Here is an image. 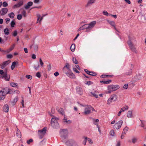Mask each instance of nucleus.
<instances>
[{"label": "nucleus", "instance_id": "obj_10", "mask_svg": "<svg viewBox=\"0 0 146 146\" xmlns=\"http://www.w3.org/2000/svg\"><path fill=\"white\" fill-rule=\"evenodd\" d=\"M63 72L65 74L67 73L68 72L71 71L70 69V65L68 63H66L65 66H64L62 69Z\"/></svg>", "mask_w": 146, "mask_h": 146}, {"label": "nucleus", "instance_id": "obj_62", "mask_svg": "<svg viewBox=\"0 0 146 146\" xmlns=\"http://www.w3.org/2000/svg\"><path fill=\"white\" fill-rule=\"evenodd\" d=\"M27 4L30 7L32 6L33 5V3L32 2H29Z\"/></svg>", "mask_w": 146, "mask_h": 146}, {"label": "nucleus", "instance_id": "obj_4", "mask_svg": "<svg viewBox=\"0 0 146 146\" xmlns=\"http://www.w3.org/2000/svg\"><path fill=\"white\" fill-rule=\"evenodd\" d=\"M117 96L115 94H112L107 101V104L110 105L113 102L116 101L117 100Z\"/></svg>", "mask_w": 146, "mask_h": 146}, {"label": "nucleus", "instance_id": "obj_61", "mask_svg": "<svg viewBox=\"0 0 146 146\" xmlns=\"http://www.w3.org/2000/svg\"><path fill=\"white\" fill-rule=\"evenodd\" d=\"M10 19L9 18H6L5 19V22L6 23H8L10 21Z\"/></svg>", "mask_w": 146, "mask_h": 146}, {"label": "nucleus", "instance_id": "obj_45", "mask_svg": "<svg viewBox=\"0 0 146 146\" xmlns=\"http://www.w3.org/2000/svg\"><path fill=\"white\" fill-rule=\"evenodd\" d=\"M87 140L88 142L90 144H92L93 143V142L92 140L90 138H88Z\"/></svg>", "mask_w": 146, "mask_h": 146}, {"label": "nucleus", "instance_id": "obj_15", "mask_svg": "<svg viewBox=\"0 0 146 146\" xmlns=\"http://www.w3.org/2000/svg\"><path fill=\"white\" fill-rule=\"evenodd\" d=\"M128 44L132 51L135 53H137V51L132 44L131 42H129L128 43Z\"/></svg>", "mask_w": 146, "mask_h": 146}, {"label": "nucleus", "instance_id": "obj_5", "mask_svg": "<svg viewBox=\"0 0 146 146\" xmlns=\"http://www.w3.org/2000/svg\"><path fill=\"white\" fill-rule=\"evenodd\" d=\"M9 89L6 88L3 89L0 91V100L4 99L6 95L8 93Z\"/></svg>", "mask_w": 146, "mask_h": 146}, {"label": "nucleus", "instance_id": "obj_16", "mask_svg": "<svg viewBox=\"0 0 146 146\" xmlns=\"http://www.w3.org/2000/svg\"><path fill=\"white\" fill-rule=\"evenodd\" d=\"M23 4V2L22 1H19L18 3L14 5L13 6L14 9L18 8L21 6Z\"/></svg>", "mask_w": 146, "mask_h": 146}, {"label": "nucleus", "instance_id": "obj_36", "mask_svg": "<svg viewBox=\"0 0 146 146\" xmlns=\"http://www.w3.org/2000/svg\"><path fill=\"white\" fill-rule=\"evenodd\" d=\"M4 33L6 35H7L9 33V31L7 28H6L4 30Z\"/></svg>", "mask_w": 146, "mask_h": 146}, {"label": "nucleus", "instance_id": "obj_32", "mask_svg": "<svg viewBox=\"0 0 146 146\" xmlns=\"http://www.w3.org/2000/svg\"><path fill=\"white\" fill-rule=\"evenodd\" d=\"M91 94H92V96L96 98H98V95L96 93V92H91Z\"/></svg>", "mask_w": 146, "mask_h": 146}, {"label": "nucleus", "instance_id": "obj_26", "mask_svg": "<svg viewBox=\"0 0 146 146\" xmlns=\"http://www.w3.org/2000/svg\"><path fill=\"white\" fill-rule=\"evenodd\" d=\"M18 100V98L17 97H15L11 101V102L12 104L14 105L17 102Z\"/></svg>", "mask_w": 146, "mask_h": 146}, {"label": "nucleus", "instance_id": "obj_35", "mask_svg": "<svg viewBox=\"0 0 146 146\" xmlns=\"http://www.w3.org/2000/svg\"><path fill=\"white\" fill-rule=\"evenodd\" d=\"M96 0H88L87 5L92 4L95 3Z\"/></svg>", "mask_w": 146, "mask_h": 146}, {"label": "nucleus", "instance_id": "obj_20", "mask_svg": "<svg viewBox=\"0 0 146 146\" xmlns=\"http://www.w3.org/2000/svg\"><path fill=\"white\" fill-rule=\"evenodd\" d=\"M106 21L112 27H113L115 29H116L115 25V22L114 21H110L108 19H106Z\"/></svg>", "mask_w": 146, "mask_h": 146}, {"label": "nucleus", "instance_id": "obj_57", "mask_svg": "<svg viewBox=\"0 0 146 146\" xmlns=\"http://www.w3.org/2000/svg\"><path fill=\"white\" fill-rule=\"evenodd\" d=\"M33 141V140L32 139H30L29 140H28L27 141V143L29 144H30Z\"/></svg>", "mask_w": 146, "mask_h": 146}, {"label": "nucleus", "instance_id": "obj_39", "mask_svg": "<svg viewBox=\"0 0 146 146\" xmlns=\"http://www.w3.org/2000/svg\"><path fill=\"white\" fill-rule=\"evenodd\" d=\"M110 133L111 136H114L115 134L114 130L113 129L111 130L110 131Z\"/></svg>", "mask_w": 146, "mask_h": 146}, {"label": "nucleus", "instance_id": "obj_14", "mask_svg": "<svg viewBox=\"0 0 146 146\" xmlns=\"http://www.w3.org/2000/svg\"><path fill=\"white\" fill-rule=\"evenodd\" d=\"M10 63V61L9 60L7 61L3 62L0 65L1 68L2 69H3L6 66L8 65Z\"/></svg>", "mask_w": 146, "mask_h": 146}, {"label": "nucleus", "instance_id": "obj_56", "mask_svg": "<svg viewBox=\"0 0 146 146\" xmlns=\"http://www.w3.org/2000/svg\"><path fill=\"white\" fill-rule=\"evenodd\" d=\"M15 25V23L14 21H12L11 23V25L12 27H14Z\"/></svg>", "mask_w": 146, "mask_h": 146}, {"label": "nucleus", "instance_id": "obj_13", "mask_svg": "<svg viewBox=\"0 0 146 146\" xmlns=\"http://www.w3.org/2000/svg\"><path fill=\"white\" fill-rule=\"evenodd\" d=\"M65 74L70 78L74 79L76 78L75 75L72 72L71 70L69 72H68L66 73V74Z\"/></svg>", "mask_w": 146, "mask_h": 146}, {"label": "nucleus", "instance_id": "obj_3", "mask_svg": "<svg viewBox=\"0 0 146 146\" xmlns=\"http://www.w3.org/2000/svg\"><path fill=\"white\" fill-rule=\"evenodd\" d=\"M58 118L55 117H53L51 119L50 124L52 127L55 129L59 127V124L58 122Z\"/></svg>", "mask_w": 146, "mask_h": 146}, {"label": "nucleus", "instance_id": "obj_7", "mask_svg": "<svg viewBox=\"0 0 146 146\" xmlns=\"http://www.w3.org/2000/svg\"><path fill=\"white\" fill-rule=\"evenodd\" d=\"M84 114L85 115L89 114L92 110H93L94 109L90 106H84Z\"/></svg>", "mask_w": 146, "mask_h": 146}, {"label": "nucleus", "instance_id": "obj_47", "mask_svg": "<svg viewBox=\"0 0 146 146\" xmlns=\"http://www.w3.org/2000/svg\"><path fill=\"white\" fill-rule=\"evenodd\" d=\"M121 142L119 141H117L116 142V146H120Z\"/></svg>", "mask_w": 146, "mask_h": 146}, {"label": "nucleus", "instance_id": "obj_29", "mask_svg": "<svg viewBox=\"0 0 146 146\" xmlns=\"http://www.w3.org/2000/svg\"><path fill=\"white\" fill-rule=\"evenodd\" d=\"M128 109V106H126L124 107H123L122 108H121V109L120 110V111H121V112H123L127 110Z\"/></svg>", "mask_w": 146, "mask_h": 146}, {"label": "nucleus", "instance_id": "obj_40", "mask_svg": "<svg viewBox=\"0 0 146 146\" xmlns=\"http://www.w3.org/2000/svg\"><path fill=\"white\" fill-rule=\"evenodd\" d=\"M8 15L9 17L11 18H13L14 17V14L13 12H11L8 14Z\"/></svg>", "mask_w": 146, "mask_h": 146}, {"label": "nucleus", "instance_id": "obj_11", "mask_svg": "<svg viewBox=\"0 0 146 146\" xmlns=\"http://www.w3.org/2000/svg\"><path fill=\"white\" fill-rule=\"evenodd\" d=\"M46 129L44 127L42 129L38 131V134L40 138H42L43 137L46 133Z\"/></svg>", "mask_w": 146, "mask_h": 146}, {"label": "nucleus", "instance_id": "obj_53", "mask_svg": "<svg viewBox=\"0 0 146 146\" xmlns=\"http://www.w3.org/2000/svg\"><path fill=\"white\" fill-rule=\"evenodd\" d=\"M26 77L30 80L32 79V76L30 75H27L26 76Z\"/></svg>", "mask_w": 146, "mask_h": 146}, {"label": "nucleus", "instance_id": "obj_34", "mask_svg": "<svg viewBox=\"0 0 146 146\" xmlns=\"http://www.w3.org/2000/svg\"><path fill=\"white\" fill-rule=\"evenodd\" d=\"M16 135L17 137L19 138H20L21 137V132L19 130L17 129L16 132Z\"/></svg>", "mask_w": 146, "mask_h": 146}, {"label": "nucleus", "instance_id": "obj_59", "mask_svg": "<svg viewBox=\"0 0 146 146\" xmlns=\"http://www.w3.org/2000/svg\"><path fill=\"white\" fill-rule=\"evenodd\" d=\"M7 57L8 58H11L13 57V55L12 54H9L7 55Z\"/></svg>", "mask_w": 146, "mask_h": 146}, {"label": "nucleus", "instance_id": "obj_42", "mask_svg": "<svg viewBox=\"0 0 146 146\" xmlns=\"http://www.w3.org/2000/svg\"><path fill=\"white\" fill-rule=\"evenodd\" d=\"M39 63L41 67H43L44 66V64L41 58L39 59Z\"/></svg>", "mask_w": 146, "mask_h": 146}, {"label": "nucleus", "instance_id": "obj_19", "mask_svg": "<svg viewBox=\"0 0 146 146\" xmlns=\"http://www.w3.org/2000/svg\"><path fill=\"white\" fill-rule=\"evenodd\" d=\"M76 92L78 94L80 95H81L83 94V90L82 88L78 87L76 88Z\"/></svg>", "mask_w": 146, "mask_h": 146}, {"label": "nucleus", "instance_id": "obj_28", "mask_svg": "<svg viewBox=\"0 0 146 146\" xmlns=\"http://www.w3.org/2000/svg\"><path fill=\"white\" fill-rule=\"evenodd\" d=\"M85 29H86V30H87L86 24L83 25L82 26L79 28L78 29V31H79L82 30H84Z\"/></svg>", "mask_w": 146, "mask_h": 146}, {"label": "nucleus", "instance_id": "obj_33", "mask_svg": "<svg viewBox=\"0 0 146 146\" xmlns=\"http://www.w3.org/2000/svg\"><path fill=\"white\" fill-rule=\"evenodd\" d=\"M40 67V65L39 64H35L34 65V69L36 70H38Z\"/></svg>", "mask_w": 146, "mask_h": 146}, {"label": "nucleus", "instance_id": "obj_30", "mask_svg": "<svg viewBox=\"0 0 146 146\" xmlns=\"http://www.w3.org/2000/svg\"><path fill=\"white\" fill-rule=\"evenodd\" d=\"M70 48L72 52H74L75 51V44H72L70 46Z\"/></svg>", "mask_w": 146, "mask_h": 146}, {"label": "nucleus", "instance_id": "obj_37", "mask_svg": "<svg viewBox=\"0 0 146 146\" xmlns=\"http://www.w3.org/2000/svg\"><path fill=\"white\" fill-rule=\"evenodd\" d=\"M16 65V62H12V65L11 66V68L12 70H13L15 68Z\"/></svg>", "mask_w": 146, "mask_h": 146}, {"label": "nucleus", "instance_id": "obj_17", "mask_svg": "<svg viewBox=\"0 0 146 146\" xmlns=\"http://www.w3.org/2000/svg\"><path fill=\"white\" fill-rule=\"evenodd\" d=\"M62 121L63 123L65 124H69L71 123V121L68 120L65 116H64V118L62 120Z\"/></svg>", "mask_w": 146, "mask_h": 146}, {"label": "nucleus", "instance_id": "obj_18", "mask_svg": "<svg viewBox=\"0 0 146 146\" xmlns=\"http://www.w3.org/2000/svg\"><path fill=\"white\" fill-rule=\"evenodd\" d=\"M8 10V9L7 8H2L0 11L1 15H5L7 12Z\"/></svg>", "mask_w": 146, "mask_h": 146}, {"label": "nucleus", "instance_id": "obj_12", "mask_svg": "<svg viewBox=\"0 0 146 146\" xmlns=\"http://www.w3.org/2000/svg\"><path fill=\"white\" fill-rule=\"evenodd\" d=\"M10 78V75H7V72H5L3 74L0 76V78H3L6 81H9Z\"/></svg>", "mask_w": 146, "mask_h": 146}, {"label": "nucleus", "instance_id": "obj_49", "mask_svg": "<svg viewBox=\"0 0 146 146\" xmlns=\"http://www.w3.org/2000/svg\"><path fill=\"white\" fill-rule=\"evenodd\" d=\"M128 88V85L127 84H125L124 85L123 88L125 89H127Z\"/></svg>", "mask_w": 146, "mask_h": 146}, {"label": "nucleus", "instance_id": "obj_58", "mask_svg": "<svg viewBox=\"0 0 146 146\" xmlns=\"http://www.w3.org/2000/svg\"><path fill=\"white\" fill-rule=\"evenodd\" d=\"M22 16L21 15H17V19L19 20H20L22 19Z\"/></svg>", "mask_w": 146, "mask_h": 146}, {"label": "nucleus", "instance_id": "obj_25", "mask_svg": "<svg viewBox=\"0 0 146 146\" xmlns=\"http://www.w3.org/2000/svg\"><path fill=\"white\" fill-rule=\"evenodd\" d=\"M99 121V120L98 119H93L94 124L96 125L97 127L99 126L98 123Z\"/></svg>", "mask_w": 146, "mask_h": 146}, {"label": "nucleus", "instance_id": "obj_6", "mask_svg": "<svg viewBox=\"0 0 146 146\" xmlns=\"http://www.w3.org/2000/svg\"><path fill=\"white\" fill-rule=\"evenodd\" d=\"M68 133V131L66 129H63L61 130L60 135L63 142H65V140L67 139Z\"/></svg>", "mask_w": 146, "mask_h": 146}, {"label": "nucleus", "instance_id": "obj_21", "mask_svg": "<svg viewBox=\"0 0 146 146\" xmlns=\"http://www.w3.org/2000/svg\"><path fill=\"white\" fill-rule=\"evenodd\" d=\"M56 110L57 111L62 115H63L64 114V111L62 108L59 107L56 108Z\"/></svg>", "mask_w": 146, "mask_h": 146}, {"label": "nucleus", "instance_id": "obj_64", "mask_svg": "<svg viewBox=\"0 0 146 146\" xmlns=\"http://www.w3.org/2000/svg\"><path fill=\"white\" fill-rule=\"evenodd\" d=\"M132 71L131 70H129V72H127L126 73V74L127 75H130L132 74Z\"/></svg>", "mask_w": 146, "mask_h": 146}, {"label": "nucleus", "instance_id": "obj_43", "mask_svg": "<svg viewBox=\"0 0 146 146\" xmlns=\"http://www.w3.org/2000/svg\"><path fill=\"white\" fill-rule=\"evenodd\" d=\"M72 61L75 64H77L78 63V61L76 59V58L75 57H73Z\"/></svg>", "mask_w": 146, "mask_h": 146}, {"label": "nucleus", "instance_id": "obj_60", "mask_svg": "<svg viewBox=\"0 0 146 146\" xmlns=\"http://www.w3.org/2000/svg\"><path fill=\"white\" fill-rule=\"evenodd\" d=\"M3 5L4 7H6L8 6V4L6 2H4L3 3Z\"/></svg>", "mask_w": 146, "mask_h": 146}, {"label": "nucleus", "instance_id": "obj_54", "mask_svg": "<svg viewBox=\"0 0 146 146\" xmlns=\"http://www.w3.org/2000/svg\"><path fill=\"white\" fill-rule=\"evenodd\" d=\"M137 139L135 138H133L132 139V141L133 143H135L137 141Z\"/></svg>", "mask_w": 146, "mask_h": 146}, {"label": "nucleus", "instance_id": "obj_23", "mask_svg": "<svg viewBox=\"0 0 146 146\" xmlns=\"http://www.w3.org/2000/svg\"><path fill=\"white\" fill-rule=\"evenodd\" d=\"M127 116L128 118H132L133 117V114L132 111H128L127 114Z\"/></svg>", "mask_w": 146, "mask_h": 146}, {"label": "nucleus", "instance_id": "obj_41", "mask_svg": "<svg viewBox=\"0 0 146 146\" xmlns=\"http://www.w3.org/2000/svg\"><path fill=\"white\" fill-rule=\"evenodd\" d=\"M11 86L13 87H16L17 86V83L12 82L10 84Z\"/></svg>", "mask_w": 146, "mask_h": 146}, {"label": "nucleus", "instance_id": "obj_2", "mask_svg": "<svg viewBox=\"0 0 146 146\" xmlns=\"http://www.w3.org/2000/svg\"><path fill=\"white\" fill-rule=\"evenodd\" d=\"M120 87L118 85H110L107 87V91L105 92L106 94H110L112 92L117 90Z\"/></svg>", "mask_w": 146, "mask_h": 146}, {"label": "nucleus", "instance_id": "obj_48", "mask_svg": "<svg viewBox=\"0 0 146 146\" xmlns=\"http://www.w3.org/2000/svg\"><path fill=\"white\" fill-rule=\"evenodd\" d=\"M73 70L74 72H75L76 73L79 74L80 73L79 71H78L77 70V69H76V68H74V67L73 68Z\"/></svg>", "mask_w": 146, "mask_h": 146}, {"label": "nucleus", "instance_id": "obj_50", "mask_svg": "<svg viewBox=\"0 0 146 146\" xmlns=\"http://www.w3.org/2000/svg\"><path fill=\"white\" fill-rule=\"evenodd\" d=\"M89 74L90 75H92L93 76H95L96 75L95 73L93 72H90Z\"/></svg>", "mask_w": 146, "mask_h": 146}, {"label": "nucleus", "instance_id": "obj_55", "mask_svg": "<svg viewBox=\"0 0 146 146\" xmlns=\"http://www.w3.org/2000/svg\"><path fill=\"white\" fill-rule=\"evenodd\" d=\"M22 14L24 17H25L26 16V12L25 11H23L22 13Z\"/></svg>", "mask_w": 146, "mask_h": 146}, {"label": "nucleus", "instance_id": "obj_31", "mask_svg": "<svg viewBox=\"0 0 146 146\" xmlns=\"http://www.w3.org/2000/svg\"><path fill=\"white\" fill-rule=\"evenodd\" d=\"M102 14L103 15L106 16H110V14L108 12L105 10H104L102 11Z\"/></svg>", "mask_w": 146, "mask_h": 146}, {"label": "nucleus", "instance_id": "obj_9", "mask_svg": "<svg viewBox=\"0 0 146 146\" xmlns=\"http://www.w3.org/2000/svg\"><path fill=\"white\" fill-rule=\"evenodd\" d=\"M96 21H94L90 22L89 24H86V28H87L86 32H88V30H91L96 25Z\"/></svg>", "mask_w": 146, "mask_h": 146}, {"label": "nucleus", "instance_id": "obj_8", "mask_svg": "<svg viewBox=\"0 0 146 146\" xmlns=\"http://www.w3.org/2000/svg\"><path fill=\"white\" fill-rule=\"evenodd\" d=\"M68 146H78L77 143L74 141L71 140H65V142H63Z\"/></svg>", "mask_w": 146, "mask_h": 146}, {"label": "nucleus", "instance_id": "obj_51", "mask_svg": "<svg viewBox=\"0 0 146 146\" xmlns=\"http://www.w3.org/2000/svg\"><path fill=\"white\" fill-rule=\"evenodd\" d=\"M110 76V75H102L101 76V77L102 78L106 77H111Z\"/></svg>", "mask_w": 146, "mask_h": 146}, {"label": "nucleus", "instance_id": "obj_38", "mask_svg": "<svg viewBox=\"0 0 146 146\" xmlns=\"http://www.w3.org/2000/svg\"><path fill=\"white\" fill-rule=\"evenodd\" d=\"M129 129L128 127L127 126H126L123 129L122 132L123 133L125 134Z\"/></svg>", "mask_w": 146, "mask_h": 146}, {"label": "nucleus", "instance_id": "obj_46", "mask_svg": "<svg viewBox=\"0 0 146 146\" xmlns=\"http://www.w3.org/2000/svg\"><path fill=\"white\" fill-rule=\"evenodd\" d=\"M24 100L23 99L21 100L20 103H21V104L23 107V108L25 107V106L24 105Z\"/></svg>", "mask_w": 146, "mask_h": 146}, {"label": "nucleus", "instance_id": "obj_52", "mask_svg": "<svg viewBox=\"0 0 146 146\" xmlns=\"http://www.w3.org/2000/svg\"><path fill=\"white\" fill-rule=\"evenodd\" d=\"M36 76L38 78H40L41 76L40 73L39 72H37L36 74Z\"/></svg>", "mask_w": 146, "mask_h": 146}, {"label": "nucleus", "instance_id": "obj_63", "mask_svg": "<svg viewBox=\"0 0 146 146\" xmlns=\"http://www.w3.org/2000/svg\"><path fill=\"white\" fill-rule=\"evenodd\" d=\"M14 93L16 94H19L20 93V91L18 90H16L14 91L13 92Z\"/></svg>", "mask_w": 146, "mask_h": 146}, {"label": "nucleus", "instance_id": "obj_27", "mask_svg": "<svg viewBox=\"0 0 146 146\" xmlns=\"http://www.w3.org/2000/svg\"><path fill=\"white\" fill-rule=\"evenodd\" d=\"M15 46V44H14L10 48L6 50V52L9 53L14 48Z\"/></svg>", "mask_w": 146, "mask_h": 146}, {"label": "nucleus", "instance_id": "obj_1", "mask_svg": "<svg viewBox=\"0 0 146 146\" xmlns=\"http://www.w3.org/2000/svg\"><path fill=\"white\" fill-rule=\"evenodd\" d=\"M123 123L122 120H120L117 122L114 119L111 122L110 124H114L112 125L113 129L118 130L121 127Z\"/></svg>", "mask_w": 146, "mask_h": 146}, {"label": "nucleus", "instance_id": "obj_24", "mask_svg": "<svg viewBox=\"0 0 146 146\" xmlns=\"http://www.w3.org/2000/svg\"><path fill=\"white\" fill-rule=\"evenodd\" d=\"M3 110L6 112H7L9 111V106L7 104L5 105L3 107Z\"/></svg>", "mask_w": 146, "mask_h": 146}, {"label": "nucleus", "instance_id": "obj_22", "mask_svg": "<svg viewBox=\"0 0 146 146\" xmlns=\"http://www.w3.org/2000/svg\"><path fill=\"white\" fill-rule=\"evenodd\" d=\"M37 20L36 23H39L40 24L41 21L43 19V16L41 17L39 14L37 15Z\"/></svg>", "mask_w": 146, "mask_h": 146}, {"label": "nucleus", "instance_id": "obj_44", "mask_svg": "<svg viewBox=\"0 0 146 146\" xmlns=\"http://www.w3.org/2000/svg\"><path fill=\"white\" fill-rule=\"evenodd\" d=\"M93 84V82H92L91 81H90L87 82H86L85 83V84H86L87 85H88V86L90 85Z\"/></svg>", "mask_w": 146, "mask_h": 146}]
</instances>
